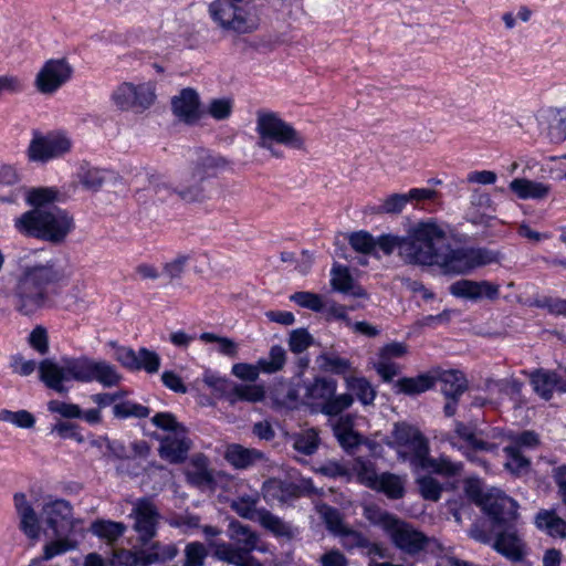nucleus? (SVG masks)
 I'll list each match as a JSON object with an SVG mask.
<instances>
[{
    "mask_svg": "<svg viewBox=\"0 0 566 566\" xmlns=\"http://www.w3.org/2000/svg\"><path fill=\"white\" fill-rule=\"evenodd\" d=\"M378 248L386 255L397 251L407 265L437 266L448 275L465 274L497 260L495 253L485 249L452 248L446 229L433 219L415 223L405 235L388 233L378 237Z\"/></svg>",
    "mask_w": 566,
    "mask_h": 566,
    "instance_id": "f257e3e1",
    "label": "nucleus"
},
{
    "mask_svg": "<svg viewBox=\"0 0 566 566\" xmlns=\"http://www.w3.org/2000/svg\"><path fill=\"white\" fill-rule=\"evenodd\" d=\"M228 166L229 160L224 156L210 149L197 148L179 182L175 184L156 169L146 170V177L158 196L175 195L185 203H206L213 199V189L209 179L217 177L218 172Z\"/></svg>",
    "mask_w": 566,
    "mask_h": 566,
    "instance_id": "f03ea898",
    "label": "nucleus"
},
{
    "mask_svg": "<svg viewBox=\"0 0 566 566\" xmlns=\"http://www.w3.org/2000/svg\"><path fill=\"white\" fill-rule=\"evenodd\" d=\"M40 379L46 387L65 392L64 381L77 382L97 381L104 387H114L122 381V375L111 363L94 359L86 355L77 357H62L60 363L52 359H43L39 364Z\"/></svg>",
    "mask_w": 566,
    "mask_h": 566,
    "instance_id": "7ed1b4c3",
    "label": "nucleus"
},
{
    "mask_svg": "<svg viewBox=\"0 0 566 566\" xmlns=\"http://www.w3.org/2000/svg\"><path fill=\"white\" fill-rule=\"evenodd\" d=\"M71 274L66 266L53 259L21 264L13 287L15 310L24 316L33 315L48 302V285L62 283Z\"/></svg>",
    "mask_w": 566,
    "mask_h": 566,
    "instance_id": "20e7f679",
    "label": "nucleus"
},
{
    "mask_svg": "<svg viewBox=\"0 0 566 566\" xmlns=\"http://www.w3.org/2000/svg\"><path fill=\"white\" fill-rule=\"evenodd\" d=\"M256 146L273 159H283L285 155H305L310 146L305 135L281 114L259 109L255 113Z\"/></svg>",
    "mask_w": 566,
    "mask_h": 566,
    "instance_id": "39448f33",
    "label": "nucleus"
},
{
    "mask_svg": "<svg viewBox=\"0 0 566 566\" xmlns=\"http://www.w3.org/2000/svg\"><path fill=\"white\" fill-rule=\"evenodd\" d=\"M17 231L52 245L63 244L75 229L74 217L59 207L32 209L14 220Z\"/></svg>",
    "mask_w": 566,
    "mask_h": 566,
    "instance_id": "423d86ee",
    "label": "nucleus"
},
{
    "mask_svg": "<svg viewBox=\"0 0 566 566\" xmlns=\"http://www.w3.org/2000/svg\"><path fill=\"white\" fill-rule=\"evenodd\" d=\"M229 538L234 543H213V556L234 566H263L251 553L255 549L263 551L259 545V535L248 525L240 522L229 524Z\"/></svg>",
    "mask_w": 566,
    "mask_h": 566,
    "instance_id": "0eeeda50",
    "label": "nucleus"
},
{
    "mask_svg": "<svg viewBox=\"0 0 566 566\" xmlns=\"http://www.w3.org/2000/svg\"><path fill=\"white\" fill-rule=\"evenodd\" d=\"M208 12L224 32L247 34L259 27L255 6L249 0H213L208 7Z\"/></svg>",
    "mask_w": 566,
    "mask_h": 566,
    "instance_id": "6e6552de",
    "label": "nucleus"
},
{
    "mask_svg": "<svg viewBox=\"0 0 566 566\" xmlns=\"http://www.w3.org/2000/svg\"><path fill=\"white\" fill-rule=\"evenodd\" d=\"M366 517L379 525L402 552L415 555L427 548L431 542L422 532L395 515L377 509H366Z\"/></svg>",
    "mask_w": 566,
    "mask_h": 566,
    "instance_id": "1a4fd4ad",
    "label": "nucleus"
},
{
    "mask_svg": "<svg viewBox=\"0 0 566 566\" xmlns=\"http://www.w3.org/2000/svg\"><path fill=\"white\" fill-rule=\"evenodd\" d=\"M304 390L303 402L326 416H337L354 402L350 394L336 395L337 381L332 378L317 377Z\"/></svg>",
    "mask_w": 566,
    "mask_h": 566,
    "instance_id": "9d476101",
    "label": "nucleus"
},
{
    "mask_svg": "<svg viewBox=\"0 0 566 566\" xmlns=\"http://www.w3.org/2000/svg\"><path fill=\"white\" fill-rule=\"evenodd\" d=\"M388 446L396 449L403 460H411L416 464L423 454L429 453V444L421 432L405 422L396 423Z\"/></svg>",
    "mask_w": 566,
    "mask_h": 566,
    "instance_id": "9b49d317",
    "label": "nucleus"
},
{
    "mask_svg": "<svg viewBox=\"0 0 566 566\" xmlns=\"http://www.w3.org/2000/svg\"><path fill=\"white\" fill-rule=\"evenodd\" d=\"M130 517L134 520L133 530L138 534V542L149 543L157 534L160 513L155 503L148 499H139L134 503Z\"/></svg>",
    "mask_w": 566,
    "mask_h": 566,
    "instance_id": "f8f14e48",
    "label": "nucleus"
},
{
    "mask_svg": "<svg viewBox=\"0 0 566 566\" xmlns=\"http://www.w3.org/2000/svg\"><path fill=\"white\" fill-rule=\"evenodd\" d=\"M41 518L57 537L73 530L72 506L65 500L48 497L41 509Z\"/></svg>",
    "mask_w": 566,
    "mask_h": 566,
    "instance_id": "ddd939ff",
    "label": "nucleus"
},
{
    "mask_svg": "<svg viewBox=\"0 0 566 566\" xmlns=\"http://www.w3.org/2000/svg\"><path fill=\"white\" fill-rule=\"evenodd\" d=\"M71 145V140L61 133L35 134L28 147V157L31 161H48L67 153Z\"/></svg>",
    "mask_w": 566,
    "mask_h": 566,
    "instance_id": "4468645a",
    "label": "nucleus"
},
{
    "mask_svg": "<svg viewBox=\"0 0 566 566\" xmlns=\"http://www.w3.org/2000/svg\"><path fill=\"white\" fill-rule=\"evenodd\" d=\"M72 74L66 59L49 60L35 77V86L43 94H51L63 85Z\"/></svg>",
    "mask_w": 566,
    "mask_h": 566,
    "instance_id": "2eb2a0df",
    "label": "nucleus"
},
{
    "mask_svg": "<svg viewBox=\"0 0 566 566\" xmlns=\"http://www.w3.org/2000/svg\"><path fill=\"white\" fill-rule=\"evenodd\" d=\"M533 390L543 399L548 400L555 391H566V369H535L527 374Z\"/></svg>",
    "mask_w": 566,
    "mask_h": 566,
    "instance_id": "dca6fc26",
    "label": "nucleus"
},
{
    "mask_svg": "<svg viewBox=\"0 0 566 566\" xmlns=\"http://www.w3.org/2000/svg\"><path fill=\"white\" fill-rule=\"evenodd\" d=\"M482 510L494 524H509L517 517V503L500 491H491L484 496Z\"/></svg>",
    "mask_w": 566,
    "mask_h": 566,
    "instance_id": "f3484780",
    "label": "nucleus"
},
{
    "mask_svg": "<svg viewBox=\"0 0 566 566\" xmlns=\"http://www.w3.org/2000/svg\"><path fill=\"white\" fill-rule=\"evenodd\" d=\"M174 115L188 125L197 124L203 113L200 109V99L198 93L192 88H184L179 95L171 101Z\"/></svg>",
    "mask_w": 566,
    "mask_h": 566,
    "instance_id": "a211bd4d",
    "label": "nucleus"
},
{
    "mask_svg": "<svg viewBox=\"0 0 566 566\" xmlns=\"http://www.w3.org/2000/svg\"><path fill=\"white\" fill-rule=\"evenodd\" d=\"M450 293L455 297L468 300H496L500 294V286L489 281L459 280L449 287Z\"/></svg>",
    "mask_w": 566,
    "mask_h": 566,
    "instance_id": "6ab92c4d",
    "label": "nucleus"
},
{
    "mask_svg": "<svg viewBox=\"0 0 566 566\" xmlns=\"http://www.w3.org/2000/svg\"><path fill=\"white\" fill-rule=\"evenodd\" d=\"M191 448V440L187 436V429H178L163 438L159 454L171 463L185 461Z\"/></svg>",
    "mask_w": 566,
    "mask_h": 566,
    "instance_id": "aec40b11",
    "label": "nucleus"
},
{
    "mask_svg": "<svg viewBox=\"0 0 566 566\" xmlns=\"http://www.w3.org/2000/svg\"><path fill=\"white\" fill-rule=\"evenodd\" d=\"M13 504L19 516L20 530L31 541H38L41 533L39 516L27 499V495L24 493H15L13 495Z\"/></svg>",
    "mask_w": 566,
    "mask_h": 566,
    "instance_id": "412c9836",
    "label": "nucleus"
},
{
    "mask_svg": "<svg viewBox=\"0 0 566 566\" xmlns=\"http://www.w3.org/2000/svg\"><path fill=\"white\" fill-rule=\"evenodd\" d=\"M331 286L334 291L355 298H368L366 290L352 276L347 266L336 264L331 271Z\"/></svg>",
    "mask_w": 566,
    "mask_h": 566,
    "instance_id": "4be33fe9",
    "label": "nucleus"
},
{
    "mask_svg": "<svg viewBox=\"0 0 566 566\" xmlns=\"http://www.w3.org/2000/svg\"><path fill=\"white\" fill-rule=\"evenodd\" d=\"M509 187L522 200H544L552 192V185L526 178H515Z\"/></svg>",
    "mask_w": 566,
    "mask_h": 566,
    "instance_id": "5701e85b",
    "label": "nucleus"
},
{
    "mask_svg": "<svg viewBox=\"0 0 566 566\" xmlns=\"http://www.w3.org/2000/svg\"><path fill=\"white\" fill-rule=\"evenodd\" d=\"M493 547L513 562L522 560L525 555V545L518 534L513 530L499 533Z\"/></svg>",
    "mask_w": 566,
    "mask_h": 566,
    "instance_id": "b1692460",
    "label": "nucleus"
},
{
    "mask_svg": "<svg viewBox=\"0 0 566 566\" xmlns=\"http://www.w3.org/2000/svg\"><path fill=\"white\" fill-rule=\"evenodd\" d=\"M334 434L339 444L347 451L361 443V436L354 430V417L345 415L337 418L332 424Z\"/></svg>",
    "mask_w": 566,
    "mask_h": 566,
    "instance_id": "393cba45",
    "label": "nucleus"
},
{
    "mask_svg": "<svg viewBox=\"0 0 566 566\" xmlns=\"http://www.w3.org/2000/svg\"><path fill=\"white\" fill-rule=\"evenodd\" d=\"M224 459L235 469L242 470L264 460V454L256 449L233 443L227 447Z\"/></svg>",
    "mask_w": 566,
    "mask_h": 566,
    "instance_id": "a878e982",
    "label": "nucleus"
},
{
    "mask_svg": "<svg viewBox=\"0 0 566 566\" xmlns=\"http://www.w3.org/2000/svg\"><path fill=\"white\" fill-rule=\"evenodd\" d=\"M415 465L447 478L460 475L463 468L460 462H453L447 457L430 458L429 453L423 454Z\"/></svg>",
    "mask_w": 566,
    "mask_h": 566,
    "instance_id": "bb28decb",
    "label": "nucleus"
},
{
    "mask_svg": "<svg viewBox=\"0 0 566 566\" xmlns=\"http://www.w3.org/2000/svg\"><path fill=\"white\" fill-rule=\"evenodd\" d=\"M143 555L140 557L143 566L157 563H165L175 558L178 549L174 544H163L160 542H149L146 545L140 544Z\"/></svg>",
    "mask_w": 566,
    "mask_h": 566,
    "instance_id": "cd10ccee",
    "label": "nucleus"
},
{
    "mask_svg": "<svg viewBox=\"0 0 566 566\" xmlns=\"http://www.w3.org/2000/svg\"><path fill=\"white\" fill-rule=\"evenodd\" d=\"M337 536L346 549L364 548L368 555H378L384 557L382 548L371 543L363 533L346 526Z\"/></svg>",
    "mask_w": 566,
    "mask_h": 566,
    "instance_id": "c85d7f7f",
    "label": "nucleus"
},
{
    "mask_svg": "<svg viewBox=\"0 0 566 566\" xmlns=\"http://www.w3.org/2000/svg\"><path fill=\"white\" fill-rule=\"evenodd\" d=\"M265 397L263 386L255 384H234L226 394V398L230 405H235L238 401L259 402Z\"/></svg>",
    "mask_w": 566,
    "mask_h": 566,
    "instance_id": "c756f323",
    "label": "nucleus"
},
{
    "mask_svg": "<svg viewBox=\"0 0 566 566\" xmlns=\"http://www.w3.org/2000/svg\"><path fill=\"white\" fill-rule=\"evenodd\" d=\"M535 524L551 536L566 537V522L554 511H539L535 516Z\"/></svg>",
    "mask_w": 566,
    "mask_h": 566,
    "instance_id": "7c9ffc66",
    "label": "nucleus"
},
{
    "mask_svg": "<svg viewBox=\"0 0 566 566\" xmlns=\"http://www.w3.org/2000/svg\"><path fill=\"white\" fill-rule=\"evenodd\" d=\"M186 475L187 480L197 486L208 485L213 480L208 469V459L202 454H197L191 459Z\"/></svg>",
    "mask_w": 566,
    "mask_h": 566,
    "instance_id": "2f4dec72",
    "label": "nucleus"
},
{
    "mask_svg": "<svg viewBox=\"0 0 566 566\" xmlns=\"http://www.w3.org/2000/svg\"><path fill=\"white\" fill-rule=\"evenodd\" d=\"M439 379L446 398H459L468 388L464 376L455 370L442 373Z\"/></svg>",
    "mask_w": 566,
    "mask_h": 566,
    "instance_id": "473e14b6",
    "label": "nucleus"
},
{
    "mask_svg": "<svg viewBox=\"0 0 566 566\" xmlns=\"http://www.w3.org/2000/svg\"><path fill=\"white\" fill-rule=\"evenodd\" d=\"M434 385V378L429 375H420L417 377H405L396 381L395 387L398 392L405 395H419Z\"/></svg>",
    "mask_w": 566,
    "mask_h": 566,
    "instance_id": "72a5a7b5",
    "label": "nucleus"
},
{
    "mask_svg": "<svg viewBox=\"0 0 566 566\" xmlns=\"http://www.w3.org/2000/svg\"><path fill=\"white\" fill-rule=\"evenodd\" d=\"M91 531L94 535L112 544L125 533L126 525L120 522L99 520L91 525Z\"/></svg>",
    "mask_w": 566,
    "mask_h": 566,
    "instance_id": "f704fd0d",
    "label": "nucleus"
},
{
    "mask_svg": "<svg viewBox=\"0 0 566 566\" xmlns=\"http://www.w3.org/2000/svg\"><path fill=\"white\" fill-rule=\"evenodd\" d=\"M345 382L347 389L353 391L361 403H373L376 392L365 377H357L354 375L345 376Z\"/></svg>",
    "mask_w": 566,
    "mask_h": 566,
    "instance_id": "c9c22d12",
    "label": "nucleus"
},
{
    "mask_svg": "<svg viewBox=\"0 0 566 566\" xmlns=\"http://www.w3.org/2000/svg\"><path fill=\"white\" fill-rule=\"evenodd\" d=\"M293 448L305 454L312 455L316 452L319 446V437L318 431L314 428L303 430L301 432L295 433L292 437Z\"/></svg>",
    "mask_w": 566,
    "mask_h": 566,
    "instance_id": "e433bc0d",
    "label": "nucleus"
},
{
    "mask_svg": "<svg viewBox=\"0 0 566 566\" xmlns=\"http://www.w3.org/2000/svg\"><path fill=\"white\" fill-rule=\"evenodd\" d=\"M134 91V111L144 112L149 108L156 101V86L151 82L133 84Z\"/></svg>",
    "mask_w": 566,
    "mask_h": 566,
    "instance_id": "4c0bfd02",
    "label": "nucleus"
},
{
    "mask_svg": "<svg viewBox=\"0 0 566 566\" xmlns=\"http://www.w3.org/2000/svg\"><path fill=\"white\" fill-rule=\"evenodd\" d=\"M321 368L336 375L348 376L347 374L353 370L352 363L338 355L332 353H323L318 356Z\"/></svg>",
    "mask_w": 566,
    "mask_h": 566,
    "instance_id": "58836bf2",
    "label": "nucleus"
},
{
    "mask_svg": "<svg viewBox=\"0 0 566 566\" xmlns=\"http://www.w3.org/2000/svg\"><path fill=\"white\" fill-rule=\"evenodd\" d=\"M379 484L374 490L384 492L390 499H400L405 494L403 480L392 473H382L379 475Z\"/></svg>",
    "mask_w": 566,
    "mask_h": 566,
    "instance_id": "ea45409f",
    "label": "nucleus"
},
{
    "mask_svg": "<svg viewBox=\"0 0 566 566\" xmlns=\"http://www.w3.org/2000/svg\"><path fill=\"white\" fill-rule=\"evenodd\" d=\"M256 522L276 536H284L289 538L293 536L291 527L285 522L264 509H261V513Z\"/></svg>",
    "mask_w": 566,
    "mask_h": 566,
    "instance_id": "a19ab883",
    "label": "nucleus"
},
{
    "mask_svg": "<svg viewBox=\"0 0 566 566\" xmlns=\"http://www.w3.org/2000/svg\"><path fill=\"white\" fill-rule=\"evenodd\" d=\"M286 363V350L280 346H272L266 358L259 359L261 370L265 374H274L283 369Z\"/></svg>",
    "mask_w": 566,
    "mask_h": 566,
    "instance_id": "79ce46f5",
    "label": "nucleus"
},
{
    "mask_svg": "<svg viewBox=\"0 0 566 566\" xmlns=\"http://www.w3.org/2000/svg\"><path fill=\"white\" fill-rule=\"evenodd\" d=\"M353 470L356 473L358 481L366 486L374 489L379 484V476L376 472L375 465L370 461L357 458L353 463Z\"/></svg>",
    "mask_w": 566,
    "mask_h": 566,
    "instance_id": "37998d69",
    "label": "nucleus"
},
{
    "mask_svg": "<svg viewBox=\"0 0 566 566\" xmlns=\"http://www.w3.org/2000/svg\"><path fill=\"white\" fill-rule=\"evenodd\" d=\"M454 432L468 448H471L474 451H489L493 448L490 443L480 439L471 427L462 422L455 423Z\"/></svg>",
    "mask_w": 566,
    "mask_h": 566,
    "instance_id": "c03bdc74",
    "label": "nucleus"
},
{
    "mask_svg": "<svg viewBox=\"0 0 566 566\" xmlns=\"http://www.w3.org/2000/svg\"><path fill=\"white\" fill-rule=\"evenodd\" d=\"M199 338L200 340L207 344L216 343L218 345V352L224 356H228L230 358H234L238 356V344L229 337H223L213 333L205 332L200 334Z\"/></svg>",
    "mask_w": 566,
    "mask_h": 566,
    "instance_id": "a18cd8bd",
    "label": "nucleus"
},
{
    "mask_svg": "<svg viewBox=\"0 0 566 566\" xmlns=\"http://www.w3.org/2000/svg\"><path fill=\"white\" fill-rule=\"evenodd\" d=\"M258 497L241 496L231 503V509L241 517L258 521L261 510L256 509Z\"/></svg>",
    "mask_w": 566,
    "mask_h": 566,
    "instance_id": "49530a36",
    "label": "nucleus"
},
{
    "mask_svg": "<svg viewBox=\"0 0 566 566\" xmlns=\"http://www.w3.org/2000/svg\"><path fill=\"white\" fill-rule=\"evenodd\" d=\"M107 175V171L101 168H86L80 174V184L90 191H98L106 181Z\"/></svg>",
    "mask_w": 566,
    "mask_h": 566,
    "instance_id": "de8ad7c7",
    "label": "nucleus"
},
{
    "mask_svg": "<svg viewBox=\"0 0 566 566\" xmlns=\"http://www.w3.org/2000/svg\"><path fill=\"white\" fill-rule=\"evenodd\" d=\"M134 94L133 83L124 82L113 91L111 99L122 111H134Z\"/></svg>",
    "mask_w": 566,
    "mask_h": 566,
    "instance_id": "09e8293b",
    "label": "nucleus"
},
{
    "mask_svg": "<svg viewBox=\"0 0 566 566\" xmlns=\"http://www.w3.org/2000/svg\"><path fill=\"white\" fill-rule=\"evenodd\" d=\"M290 300L313 312H322L326 306L325 298L322 295L307 291L296 292L290 296Z\"/></svg>",
    "mask_w": 566,
    "mask_h": 566,
    "instance_id": "8fccbe9b",
    "label": "nucleus"
},
{
    "mask_svg": "<svg viewBox=\"0 0 566 566\" xmlns=\"http://www.w3.org/2000/svg\"><path fill=\"white\" fill-rule=\"evenodd\" d=\"M317 512L325 522L326 527L335 535H338L347 526L344 524L343 517L337 509L322 504L317 506Z\"/></svg>",
    "mask_w": 566,
    "mask_h": 566,
    "instance_id": "3c124183",
    "label": "nucleus"
},
{
    "mask_svg": "<svg viewBox=\"0 0 566 566\" xmlns=\"http://www.w3.org/2000/svg\"><path fill=\"white\" fill-rule=\"evenodd\" d=\"M189 261V254L179 253L164 263L163 272L170 281L179 280L186 272Z\"/></svg>",
    "mask_w": 566,
    "mask_h": 566,
    "instance_id": "603ef678",
    "label": "nucleus"
},
{
    "mask_svg": "<svg viewBox=\"0 0 566 566\" xmlns=\"http://www.w3.org/2000/svg\"><path fill=\"white\" fill-rule=\"evenodd\" d=\"M406 193H392L384 198L380 203L375 207L377 213L398 214L407 206Z\"/></svg>",
    "mask_w": 566,
    "mask_h": 566,
    "instance_id": "864d4df0",
    "label": "nucleus"
},
{
    "mask_svg": "<svg viewBox=\"0 0 566 566\" xmlns=\"http://www.w3.org/2000/svg\"><path fill=\"white\" fill-rule=\"evenodd\" d=\"M56 199V191L48 188H36L28 192L27 201L33 209H50L51 203Z\"/></svg>",
    "mask_w": 566,
    "mask_h": 566,
    "instance_id": "5fc2aeb1",
    "label": "nucleus"
},
{
    "mask_svg": "<svg viewBox=\"0 0 566 566\" xmlns=\"http://www.w3.org/2000/svg\"><path fill=\"white\" fill-rule=\"evenodd\" d=\"M113 413L117 418H145L149 415V408L132 401H122L114 405Z\"/></svg>",
    "mask_w": 566,
    "mask_h": 566,
    "instance_id": "6e6d98bb",
    "label": "nucleus"
},
{
    "mask_svg": "<svg viewBox=\"0 0 566 566\" xmlns=\"http://www.w3.org/2000/svg\"><path fill=\"white\" fill-rule=\"evenodd\" d=\"M233 101L230 97L213 98L207 106V113L216 120L228 119L232 114Z\"/></svg>",
    "mask_w": 566,
    "mask_h": 566,
    "instance_id": "4d7b16f0",
    "label": "nucleus"
},
{
    "mask_svg": "<svg viewBox=\"0 0 566 566\" xmlns=\"http://www.w3.org/2000/svg\"><path fill=\"white\" fill-rule=\"evenodd\" d=\"M0 420L25 429L32 428L35 423L34 416L27 410L11 411L3 409L0 411Z\"/></svg>",
    "mask_w": 566,
    "mask_h": 566,
    "instance_id": "13d9d810",
    "label": "nucleus"
},
{
    "mask_svg": "<svg viewBox=\"0 0 566 566\" xmlns=\"http://www.w3.org/2000/svg\"><path fill=\"white\" fill-rule=\"evenodd\" d=\"M313 344V337L305 328H297L290 333L289 347L295 354L305 352Z\"/></svg>",
    "mask_w": 566,
    "mask_h": 566,
    "instance_id": "bf43d9fd",
    "label": "nucleus"
},
{
    "mask_svg": "<svg viewBox=\"0 0 566 566\" xmlns=\"http://www.w3.org/2000/svg\"><path fill=\"white\" fill-rule=\"evenodd\" d=\"M420 494L430 501H438L442 493V485L431 475H424L418 479Z\"/></svg>",
    "mask_w": 566,
    "mask_h": 566,
    "instance_id": "052dcab7",
    "label": "nucleus"
},
{
    "mask_svg": "<svg viewBox=\"0 0 566 566\" xmlns=\"http://www.w3.org/2000/svg\"><path fill=\"white\" fill-rule=\"evenodd\" d=\"M349 244L355 251L367 254L378 247V239L375 241L368 232L359 231L349 237Z\"/></svg>",
    "mask_w": 566,
    "mask_h": 566,
    "instance_id": "680f3d73",
    "label": "nucleus"
},
{
    "mask_svg": "<svg viewBox=\"0 0 566 566\" xmlns=\"http://www.w3.org/2000/svg\"><path fill=\"white\" fill-rule=\"evenodd\" d=\"M261 367L259 361L255 365L247 364V363H238L234 364L231 368V373L233 376L241 380L254 382L260 375Z\"/></svg>",
    "mask_w": 566,
    "mask_h": 566,
    "instance_id": "e2e57ef3",
    "label": "nucleus"
},
{
    "mask_svg": "<svg viewBox=\"0 0 566 566\" xmlns=\"http://www.w3.org/2000/svg\"><path fill=\"white\" fill-rule=\"evenodd\" d=\"M138 369H145L147 373H157L160 366L159 356L151 350L140 348L137 352Z\"/></svg>",
    "mask_w": 566,
    "mask_h": 566,
    "instance_id": "0e129e2a",
    "label": "nucleus"
},
{
    "mask_svg": "<svg viewBox=\"0 0 566 566\" xmlns=\"http://www.w3.org/2000/svg\"><path fill=\"white\" fill-rule=\"evenodd\" d=\"M29 345L41 355L49 352L48 332L43 326H36L29 335Z\"/></svg>",
    "mask_w": 566,
    "mask_h": 566,
    "instance_id": "69168bd1",
    "label": "nucleus"
},
{
    "mask_svg": "<svg viewBox=\"0 0 566 566\" xmlns=\"http://www.w3.org/2000/svg\"><path fill=\"white\" fill-rule=\"evenodd\" d=\"M185 554V566H202L207 551L203 544L195 542L186 546Z\"/></svg>",
    "mask_w": 566,
    "mask_h": 566,
    "instance_id": "338daca9",
    "label": "nucleus"
},
{
    "mask_svg": "<svg viewBox=\"0 0 566 566\" xmlns=\"http://www.w3.org/2000/svg\"><path fill=\"white\" fill-rule=\"evenodd\" d=\"M24 90L23 81L13 74L0 75V96L3 94L17 95Z\"/></svg>",
    "mask_w": 566,
    "mask_h": 566,
    "instance_id": "774afa93",
    "label": "nucleus"
}]
</instances>
